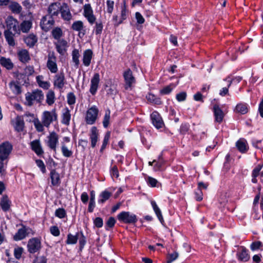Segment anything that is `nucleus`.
<instances>
[{
    "label": "nucleus",
    "mask_w": 263,
    "mask_h": 263,
    "mask_svg": "<svg viewBox=\"0 0 263 263\" xmlns=\"http://www.w3.org/2000/svg\"><path fill=\"white\" fill-rule=\"evenodd\" d=\"M58 114L55 109L51 111H44L41 116V121L36 119L34 121V125L38 132H42L44 130V127H49L53 122L58 120Z\"/></svg>",
    "instance_id": "obj_1"
},
{
    "label": "nucleus",
    "mask_w": 263,
    "mask_h": 263,
    "mask_svg": "<svg viewBox=\"0 0 263 263\" xmlns=\"http://www.w3.org/2000/svg\"><path fill=\"white\" fill-rule=\"evenodd\" d=\"M44 99L43 92L40 89H36L25 94V104L28 106H31L34 102L38 103H42Z\"/></svg>",
    "instance_id": "obj_2"
},
{
    "label": "nucleus",
    "mask_w": 263,
    "mask_h": 263,
    "mask_svg": "<svg viewBox=\"0 0 263 263\" xmlns=\"http://www.w3.org/2000/svg\"><path fill=\"white\" fill-rule=\"evenodd\" d=\"M42 248L41 239L38 237L32 238L28 241L27 248L30 254L39 252Z\"/></svg>",
    "instance_id": "obj_3"
},
{
    "label": "nucleus",
    "mask_w": 263,
    "mask_h": 263,
    "mask_svg": "<svg viewBox=\"0 0 263 263\" xmlns=\"http://www.w3.org/2000/svg\"><path fill=\"white\" fill-rule=\"evenodd\" d=\"M99 113V109L96 106L89 108L86 111L85 121L87 124L92 125L96 122Z\"/></svg>",
    "instance_id": "obj_4"
},
{
    "label": "nucleus",
    "mask_w": 263,
    "mask_h": 263,
    "mask_svg": "<svg viewBox=\"0 0 263 263\" xmlns=\"http://www.w3.org/2000/svg\"><path fill=\"white\" fill-rule=\"evenodd\" d=\"M12 150V145L8 141L0 144V160H7Z\"/></svg>",
    "instance_id": "obj_5"
},
{
    "label": "nucleus",
    "mask_w": 263,
    "mask_h": 263,
    "mask_svg": "<svg viewBox=\"0 0 263 263\" xmlns=\"http://www.w3.org/2000/svg\"><path fill=\"white\" fill-rule=\"evenodd\" d=\"M117 217L120 221L125 223H135L137 220L136 215L129 212H122L118 215Z\"/></svg>",
    "instance_id": "obj_6"
},
{
    "label": "nucleus",
    "mask_w": 263,
    "mask_h": 263,
    "mask_svg": "<svg viewBox=\"0 0 263 263\" xmlns=\"http://www.w3.org/2000/svg\"><path fill=\"white\" fill-rule=\"evenodd\" d=\"M46 144L47 146L54 152L57 151V146L59 143V136L54 132H52L49 134L47 137Z\"/></svg>",
    "instance_id": "obj_7"
},
{
    "label": "nucleus",
    "mask_w": 263,
    "mask_h": 263,
    "mask_svg": "<svg viewBox=\"0 0 263 263\" xmlns=\"http://www.w3.org/2000/svg\"><path fill=\"white\" fill-rule=\"evenodd\" d=\"M123 77L125 82V89L126 90H131L136 82V80L133 75V72L131 70L128 69L125 71Z\"/></svg>",
    "instance_id": "obj_8"
},
{
    "label": "nucleus",
    "mask_w": 263,
    "mask_h": 263,
    "mask_svg": "<svg viewBox=\"0 0 263 263\" xmlns=\"http://www.w3.org/2000/svg\"><path fill=\"white\" fill-rule=\"evenodd\" d=\"M83 15L90 25L95 23L96 17L93 14L92 8L90 4H87L84 6Z\"/></svg>",
    "instance_id": "obj_9"
},
{
    "label": "nucleus",
    "mask_w": 263,
    "mask_h": 263,
    "mask_svg": "<svg viewBox=\"0 0 263 263\" xmlns=\"http://www.w3.org/2000/svg\"><path fill=\"white\" fill-rule=\"evenodd\" d=\"M33 234L34 232L31 229L26 227H23L22 228L18 229L13 238L15 240H21L29 235H33Z\"/></svg>",
    "instance_id": "obj_10"
},
{
    "label": "nucleus",
    "mask_w": 263,
    "mask_h": 263,
    "mask_svg": "<svg viewBox=\"0 0 263 263\" xmlns=\"http://www.w3.org/2000/svg\"><path fill=\"white\" fill-rule=\"evenodd\" d=\"M54 24L53 17L46 15L42 17L40 22V26L42 30L47 32L49 31Z\"/></svg>",
    "instance_id": "obj_11"
},
{
    "label": "nucleus",
    "mask_w": 263,
    "mask_h": 263,
    "mask_svg": "<svg viewBox=\"0 0 263 263\" xmlns=\"http://www.w3.org/2000/svg\"><path fill=\"white\" fill-rule=\"evenodd\" d=\"M66 83V81L63 72L57 74L54 77L53 86L54 88L61 90L63 89Z\"/></svg>",
    "instance_id": "obj_12"
},
{
    "label": "nucleus",
    "mask_w": 263,
    "mask_h": 263,
    "mask_svg": "<svg viewBox=\"0 0 263 263\" xmlns=\"http://www.w3.org/2000/svg\"><path fill=\"white\" fill-rule=\"evenodd\" d=\"M57 58L53 52L49 53L48 55L47 67L51 73H56L58 71Z\"/></svg>",
    "instance_id": "obj_13"
},
{
    "label": "nucleus",
    "mask_w": 263,
    "mask_h": 263,
    "mask_svg": "<svg viewBox=\"0 0 263 263\" xmlns=\"http://www.w3.org/2000/svg\"><path fill=\"white\" fill-rule=\"evenodd\" d=\"M7 29L6 30H12L15 33H18L20 30L18 29V22L11 16L7 17L5 21Z\"/></svg>",
    "instance_id": "obj_14"
},
{
    "label": "nucleus",
    "mask_w": 263,
    "mask_h": 263,
    "mask_svg": "<svg viewBox=\"0 0 263 263\" xmlns=\"http://www.w3.org/2000/svg\"><path fill=\"white\" fill-rule=\"evenodd\" d=\"M62 4L58 2L51 4L48 8V13L52 17L58 16L60 13Z\"/></svg>",
    "instance_id": "obj_15"
},
{
    "label": "nucleus",
    "mask_w": 263,
    "mask_h": 263,
    "mask_svg": "<svg viewBox=\"0 0 263 263\" xmlns=\"http://www.w3.org/2000/svg\"><path fill=\"white\" fill-rule=\"evenodd\" d=\"M60 13L62 18L65 21H68L72 18V14L66 3H63L62 4Z\"/></svg>",
    "instance_id": "obj_16"
},
{
    "label": "nucleus",
    "mask_w": 263,
    "mask_h": 263,
    "mask_svg": "<svg viewBox=\"0 0 263 263\" xmlns=\"http://www.w3.org/2000/svg\"><path fill=\"white\" fill-rule=\"evenodd\" d=\"M100 82V75L98 73L94 74L93 77L91 79L90 87L89 91L92 95H95L98 88Z\"/></svg>",
    "instance_id": "obj_17"
},
{
    "label": "nucleus",
    "mask_w": 263,
    "mask_h": 263,
    "mask_svg": "<svg viewBox=\"0 0 263 263\" xmlns=\"http://www.w3.org/2000/svg\"><path fill=\"white\" fill-rule=\"evenodd\" d=\"M151 119L153 125L157 128H160L163 127L164 124L159 113L157 111H154L151 114Z\"/></svg>",
    "instance_id": "obj_18"
},
{
    "label": "nucleus",
    "mask_w": 263,
    "mask_h": 263,
    "mask_svg": "<svg viewBox=\"0 0 263 263\" xmlns=\"http://www.w3.org/2000/svg\"><path fill=\"white\" fill-rule=\"evenodd\" d=\"M57 51L61 55H64L66 51L67 41L64 39L57 40L54 43Z\"/></svg>",
    "instance_id": "obj_19"
},
{
    "label": "nucleus",
    "mask_w": 263,
    "mask_h": 263,
    "mask_svg": "<svg viewBox=\"0 0 263 263\" xmlns=\"http://www.w3.org/2000/svg\"><path fill=\"white\" fill-rule=\"evenodd\" d=\"M249 106L245 102H239L235 107L234 112L240 115L246 114L249 111Z\"/></svg>",
    "instance_id": "obj_20"
},
{
    "label": "nucleus",
    "mask_w": 263,
    "mask_h": 263,
    "mask_svg": "<svg viewBox=\"0 0 263 263\" xmlns=\"http://www.w3.org/2000/svg\"><path fill=\"white\" fill-rule=\"evenodd\" d=\"M71 120V114L70 110L67 107H65L62 109L61 114V123L66 126L70 124Z\"/></svg>",
    "instance_id": "obj_21"
},
{
    "label": "nucleus",
    "mask_w": 263,
    "mask_h": 263,
    "mask_svg": "<svg viewBox=\"0 0 263 263\" xmlns=\"http://www.w3.org/2000/svg\"><path fill=\"white\" fill-rule=\"evenodd\" d=\"M93 52L91 49L85 50L83 53V63L85 66L90 65L92 58Z\"/></svg>",
    "instance_id": "obj_22"
},
{
    "label": "nucleus",
    "mask_w": 263,
    "mask_h": 263,
    "mask_svg": "<svg viewBox=\"0 0 263 263\" xmlns=\"http://www.w3.org/2000/svg\"><path fill=\"white\" fill-rule=\"evenodd\" d=\"M215 120L216 122L221 123L224 117V114L218 105H215L213 107Z\"/></svg>",
    "instance_id": "obj_23"
},
{
    "label": "nucleus",
    "mask_w": 263,
    "mask_h": 263,
    "mask_svg": "<svg viewBox=\"0 0 263 263\" xmlns=\"http://www.w3.org/2000/svg\"><path fill=\"white\" fill-rule=\"evenodd\" d=\"M30 145L32 151H33L37 155H41L44 153L39 140H33L30 143Z\"/></svg>",
    "instance_id": "obj_24"
},
{
    "label": "nucleus",
    "mask_w": 263,
    "mask_h": 263,
    "mask_svg": "<svg viewBox=\"0 0 263 263\" xmlns=\"http://www.w3.org/2000/svg\"><path fill=\"white\" fill-rule=\"evenodd\" d=\"M13 125L15 129L18 132H22L24 127V122L23 118L17 116L13 121Z\"/></svg>",
    "instance_id": "obj_25"
},
{
    "label": "nucleus",
    "mask_w": 263,
    "mask_h": 263,
    "mask_svg": "<svg viewBox=\"0 0 263 263\" xmlns=\"http://www.w3.org/2000/svg\"><path fill=\"white\" fill-rule=\"evenodd\" d=\"M98 132L95 126L91 127L90 134V139L91 140V145L92 147H95L98 140Z\"/></svg>",
    "instance_id": "obj_26"
},
{
    "label": "nucleus",
    "mask_w": 263,
    "mask_h": 263,
    "mask_svg": "<svg viewBox=\"0 0 263 263\" xmlns=\"http://www.w3.org/2000/svg\"><path fill=\"white\" fill-rule=\"evenodd\" d=\"M121 9L120 22H119L118 24H122L128 16L129 12L125 1H123V4L121 5Z\"/></svg>",
    "instance_id": "obj_27"
},
{
    "label": "nucleus",
    "mask_w": 263,
    "mask_h": 263,
    "mask_svg": "<svg viewBox=\"0 0 263 263\" xmlns=\"http://www.w3.org/2000/svg\"><path fill=\"white\" fill-rule=\"evenodd\" d=\"M36 81L39 86L45 90H47L50 87V83L48 81H45L44 80V77L42 75H39L36 77Z\"/></svg>",
    "instance_id": "obj_28"
},
{
    "label": "nucleus",
    "mask_w": 263,
    "mask_h": 263,
    "mask_svg": "<svg viewBox=\"0 0 263 263\" xmlns=\"http://www.w3.org/2000/svg\"><path fill=\"white\" fill-rule=\"evenodd\" d=\"M238 149L242 153H246L249 149L248 144L244 139H239L236 143Z\"/></svg>",
    "instance_id": "obj_29"
},
{
    "label": "nucleus",
    "mask_w": 263,
    "mask_h": 263,
    "mask_svg": "<svg viewBox=\"0 0 263 263\" xmlns=\"http://www.w3.org/2000/svg\"><path fill=\"white\" fill-rule=\"evenodd\" d=\"M50 177L51 180V183L54 186H58L60 183V175L54 170L51 171Z\"/></svg>",
    "instance_id": "obj_30"
},
{
    "label": "nucleus",
    "mask_w": 263,
    "mask_h": 263,
    "mask_svg": "<svg viewBox=\"0 0 263 263\" xmlns=\"http://www.w3.org/2000/svg\"><path fill=\"white\" fill-rule=\"evenodd\" d=\"M37 38L33 34H30L24 38V42L28 46L33 47L37 42Z\"/></svg>",
    "instance_id": "obj_31"
},
{
    "label": "nucleus",
    "mask_w": 263,
    "mask_h": 263,
    "mask_svg": "<svg viewBox=\"0 0 263 263\" xmlns=\"http://www.w3.org/2000/svg\"><path fill=\"white\" fill-rule=\"evenodd\" d=\"M111 194V193L107 190H105L102 192L99 196L98 203L100 204H103L110 198Z\"/></svg>",
    "instance_id": "obj_32"
},
{
    "label": "nucleus",
    "mask_w": 263,
    "mask_h": 263,
    "mask_svg": "<svg viewBox=\"0 0 263 263\" xmlns=\"http://www.w3.org/2000/svg\"><path fill=\"white\" fill-rule=\"evenodd\" d=\"M17 54L19 60L23 63L27 62L30 60L29 54L26 49H22L19 51Z\"/></svg>",
    "instance_id": "obj_33"
},
{
    "label": "nucleus",
    "mask_w": 263,
    "mask_h": 263,
    "mask_svg": "<svg viewBox=\"0 0 263 263\" xmlns=\"http://www.w3.org/2000/svg\"><path fill=\"white\" fill-rule=\"evenodd\" d=\"M9 87L14 95H18L21 92V88L17 82L12 81L9 84Z\"/></svg>",
    "instance_id": "obj_34"
},
{
    "label": "nucleus",
    "mask_w": 263,
    "mask_h": 263,
    "mask_svg": "<svg viewBox=\"0 0 263 263\" xmlns=\"http://www.w3.org/2000/svg\"><path fill=\"white\" fill-rule=\"evenodd\" d=\"M84 24L81 21H77L73 23L71 26L72 30L78 31L79 32V35L80 36L82 33L81 31L84 30Z\"/></svg>",
    "instance_id": "obj_35"
},
{
    "label": "nucleus",
    "mask_w": 263,
    "mask_h": 263,
    "mask_svg": "<svg viewBox=\"0 0 263 263\" xmlns=\"http://www.w3.org/2000/svg\"><path fill=\"white\" fill-rule=\"evenodd\" d=\"M51 35L57 41L61 40V38L63 35L62 29L59 27L54 28L51 31Z\"/></svg>",
    "instance_id": "obj_36"
},
{
    "label": "nucleus",
    "mask_w": 263,
    "mask_h": 263,
    "mask_svg": "<svg viewBox=\"0 0 263 263\" xmlns=\"http://www.w3.org/2000/svg\"><path fill=\"white\" fill-rule=\"evenodd\" d=\"M4 35L10 46H13L15 45V42L14 40V34L10 30H6L4 32Z\"/></svg>",
    "instance_id": "obj_37"
},
{
    "label": "nucleus",
    "mask_w": 263,
    "mask_h": 263,
    "mask_svg": "<svg viewBox=\"0 0 263 263\" xmlns=\"http://www.w3.org/2000/svg\"><path fill=\"white\" fill-rule=\"evenodd\" d=\"M151 205L153 207V209L156 215H157L158 218L159 219L161 223H162V222H163V218L162 215L161 214V210H160V209L158 206L156 202L155 201L152 200V201H151Z\"/></svg>",
    "instance_id": "obj_38"
},
{
    "label": "nucleus",
    "mask_w": 263,
    "mask_h": 263,
    "mask_svg": "<svg viewBox=\"0 0 263 263\" xmlns=\"http://www.w3.org/2000/svg\"><path fill=\"white\" fill-rule=\"evenodd\" d=\"M238 259L242 261H247L249 259V256L245 248H242L237 253Z\"/></svg>",
    "instance_id": "obj_39"
},
{
    "label": "nucleus",
    "mask_w": 263,
    "mask_h": 263,
    "mask_svg": "<svg viewBox=\"0 0 263 263\" xmlns=\"http://www.w3.org/2000/svg\"><path fill=\"white\" fill-rule=\"evenodd\" d=\"M80 233H77L76 235L68 234L67 235V239L66 240V243L68 245H74L77 242L79 238Z\"/></svg>",
    "instance_id": "obj_40"
},
{
    "label": "nucleus",
    "mask_w": 263,
    "mask_h": 263,
    "mask_svg": "<svg viewBox=\"0 0 263 263\" xmlns=\"http://www.w3.org/2000/svg\"><path fill=\"white\" fill-rule=\"evenodd\" d=\"M32 27V22L30 21H24L20 25V30L24 33L28 32Z\"/></svg>",
    "instance_id": "obj_41"
},
{
    "label": "nucleus",
    "mask_w": 263,
    "mask_h": 263,
    "mask_svg": "<svg viewBox=\"0 0 263 263\" xmlns=\"http://www.w3.org/2000/svg\"><path fill=\"white\" fill-rule=\"evenodd\" d=\"M0 204L1 206L4 211L6 212L9 210L10 207V201L7 196L3 197Z\"/></svg>",
    "instance_id": "obj_42"
},
{
    "label": "nucleus",
    "mask_w": 263,
    "mask_h": 263,
    "mask_svg": "<svg viewBox=\"0 0 263 263\" xmlns=\"http://www.w3.org/2000/svg\"><path fill=\"white\" fill-rule=\"evenodd\" d=\"M55 100V97L54 91L52 90H49L46 94V103L48 105L51 106L54 103Z\"/></svg>",
    "instance_id": "obj_43"
},
{
    "label": "nucleus",
    "mask_w": 263,
    "mask_h": 263,
    "mask_svg": "<svg viewBox=\"0 0 263 263\" xmlns=\"http://www.w3.org/2000/svg\"><path fill=\"white\" fill-rule=\"evenodd\" d=\"M148 101L151 103L159 105L161 104V101L160 99L153 93H149L146 97Z\"/></svg>",
    "instance_id": "obj_44"
},
{
    "label": "nucleus",
    "mask_w": 263,
    "mask_h": 263,
    "mask_svg": "<svg viewBox=\"0 0 263 263\" xmlns=\"http://www.w3.org/2000/svg\"><path fill=\"white\" fill-rule=\"evenodd\" d=\"M80 54L79 50L74 49L72 52V59L73 62L74 63V65L76 68H78L80 64Z\"/></svg>",
    "instance_id": "obj_45"
},
{
    "label": "nucleus",
    "mask_w": 263,
    "mask_h": 263,
    "mask_svg": "<svg viewBox=\"0 0 263 263\" xmlns=\"http://www.w3.org/2000/svg\"><path fill=\"white\" fill-rule=\"evenodd\" d=\"M0 63L2 65L6 67L7 69H11L13 67V63L11 62V60L8 59L2 58L0 59Z\"/></svg>",
    "instance_id": "obj_46"
},
{
    "label": "nucleus",
    "mask_w": 263,
    "mask_h": 263,
    "mask_svg": "<svg viewBox=\"0 0 263 263\" xmlns=\"http://www.w3.org/2000/svg\"><path fill=\"white\" fill-rule=\"evenodd\" d=\"M61 151L63 155L67 158L70 157L72 155V151L69 149L63 142H62Z\"/></svg>",
    "instance_id": "obj_47"
},
{
    "label": "nucleus",
    "mask_w": 263,
    "mask_h": 263,
    "mask_svg": "<svg viewBox=\"0 0 263 263\" xmlns=\"http://www.w3.org/2000/svg\"><path fill=\"white\" fill-rule=\"evenodd\" d=\"M24 252V249L21 247L16 246L14 249V256L17 259H20L22 257Z\"/></svg>",
    "instance_id": "obj_48"
},
{
    "label": "nucleus",
    "mask_w": 263,
    "mask_h": 263,
    "mask_svg": "<svg viewBox=\"0 0 263 263\" xmlns=\"http://www.w3.org/2000/svg\"><path fill=\"white\" fill-rule=\"evenodd\" d=\"M10 10L15 13H19L22 10V7L17 3H12L9 6Z\"/></svg>",
    "instance_id": "obj_49"
},
{
    "label": "nucleus",
    "mask_w": 263,
    "mask_h": 263,
    "mask_svg": "<svg viewBox=\"0 0 263 263\" xmlns=\"http://www.w3.org/2000/svg\"><path fill=\"white\" fill-rule=\"evenodd\" d=\"M175 87V85H174L173 84H171L170 85L166 86L161 89L160 90V93L163 95L169 94Z\"/></svg>",
    "instance_id": "obj_50"
},
{
    "label": "nucleus",
    "mask_w": 263,
    "mask_h": 263,
    "mask_svg": "<svg viewBox=\"0 0 263 263\" xmlns=\"http://www.w3.org/2000/svg\"><path fill=\"white\" fill-rule=\"evenodd\" d=\"M110 111L109 109L106 110L103 118V124L105 128L108 127L109 124Z\"/></svg>",
    "instance_id": "obj_51"
},
{
    "label": "nucleus",
    "mask_w": 263,
    "mask_h": 263,
    "mask_svg": "<svg viewBox=\"0 0 263 263\" xmlns=\"http://www.w3.org/2000/svg\"><path fill=\"white\" fill-rule=\"evenodd\" d=\"M103 28V24L101 21L96 22L94 27V31L95 33L96 34H100L102 32Z\"/></svg>",
    "instance_id": "obj_52"
},
{
    "label": "nucleus",
    "mask_w": 263,
    "mask_h": 263,
    "mask_svg": "<svg viewBox=\"0 0 263 263\" xmlns=\"http://www.w3.org/2000/svg\"><path fill=\"white\" fill-rule=\"evenodd\" d=\"M110 137V132H107L105 134V136L104 137L101 149H100V151L101 152H102L105 149L106 145L108 144Z\"/></svg>",
    "instance_id": "obj_53"
},
{
    "label": "nucleus",
    "mask_w": 263,
    "mask_h": 263,
    "mask_svg": "<svg viewBox=\"0 0 263 263\" xmlns=\"http://www.w3.org/2000/svg\"><path fill=\"white\" fill-rule=\"evenodd\" d=\"M114 2L111 0H107L106 2V11L111 14L114 9Z\"/></svg>",
    "instance_id": "obj_54"
},
{
    "label": "nucleus",
    "mask_w": 263,
    "mask_h": 263,
    "mask_svg": "<svg viewBox=\"0 0 263 263\" xmlns=\"http://www.w3.org/2000/svg\"><path fill=\"white\" fill-rule=\"evenodd\" d=\"M67 103L69 105H72L76 103V96L72 92H69L67 96Z\"/></svg>",
    "instance_id": "obj_55"
},
{
    "label": "nucleus",
    "mask_w": 263,
    "mask_h": 263,
    "mask_svg": "<svg viewBox=\"0 0 263 263\" xmlns=\"http://www.w3.org/2000/svg\"><path fill=\"white\" fill-rule=\"evenodd\" d=\"M55 215L59 218H63L66 216V212L63 208H59L56 210Z\"/></svg>",
    "instance_id": "obj_56"
},
{
    "label": "nucleus",
    "mask_w": 263,
    "mask_h": 263,
    "mask_svg": "<svg viewBox=\"0 0 263 263\" xmlns=\"http://www.w3.org/2000/svg\"><path fill=\"white\" fill-rule=\"evenodd\" d=\"M178 253L177 252H174L172 254H168L167 256V263H171L175 260L178 257Z\"/></svg>",
    "instance_id": "obj_57"
},
{
    "label": "nucleus",
    "mask_w": 263,
    "mask_h": 263,
    "mask_svg": "<svg viewBox=\"0 0 263 263\" xmlns=\"http://www.w3.org/2000/svg\"><path fill=\"white\" fill-rule=\"evenodd\" d=\"M241 80H242V78L239 76L236 77L234 78L233 79H230L229 77L227 78L226 79V80L229 82V84L228 85V87H230V86H231V85L232 83H234L235 84H237L239 82H240Z\"/></svg>",
    "instance_id": "obj_58"
},
{
    "label": "nucleus",
    "mask_w": 263,
    "mask_h": 263,
    "mask_svg": "<svg viewBox=\"0 0 263 263\" xmlns=\"http://www.w3.org/2000/svg\"><path fill=\"white\" fill-rule=\"evenodd\" d=\"M186 93L185 92L182 91L177 93L176 96V98L179 102L184 101L186 100Z\"/></svg>",
    "instance_id": "obj_59"
},
{
    "label": "nucleus",
    "mask_w": 263,
    "mask_h": 263,
    "mask_svg": "<svg viewBox=\"0 0 263 263\" xmlns=\"http://www.w3.org/2000/svg\"><path fill=\"white\" fill-rule=\"evenodd\" d=\"M146 182L147 184L151 187L157 186V184L158 183V181L156 179L151 177H148L147 178Z\"/></svg>",
    "instance_id": "obj_60"
},
{
    "label": "nucleus",
    "mask_w": 263,
    "mask_h": 263,
    "mask_svg": "<svg viewBox=\"0 0 263 263\" xmlns=\"http://www.w3.org/2000/svg\"><path fill=\"white\" fill-rule=\"evenodd\" d=\"M190 125L188 123H183L180 128V132L182 134H186L189 130Z\"/></svg>",
    "instance_id": "obj_61"
},
{
    "label": "nucleus",
    "mask_w": 263,
    "mask_h": 263,
    "mask_svg": "<svg viewBox=\"0 0 263 263\" xmlns=\"http://www.w3.org/2000/svg\"><path fill=\"white\" fill-rule=\"evenodd\" d=\"M50 232L51 233V234L54 236H58L60 234V230L58 227L55 226H51L50 228Z\"/></svg>",
    "instance_id": "obj_62"
},
{
    "label": "nucleus",
    "mask_w": 263,
    "mask_h": 263,
    "mask_svg": "<svg viewBox=\"0 0 263 263\" xmlns=\"http://www.w3.org/2000/svg\"><path fill=\"white\" fill-rule=\"evenodd\" d=\"M135 17H136L137 23L139 24H142L145 22V19L144 18L143 16L141 15V14L139 12H136Z\"/></svg>",
    "instance_id": "obj_63"
},
{
    "label": "nucleus",
    "mask_w": 263,
    "mask_h": 263,
    "mask_svg": "<svg viewBox=\"0 0 263 263\" xmlns=\"http://www.w3.org/2000/svg\"><path fill=\"white\" fill-rule=\"evenodd\" d=\"M47 259L44 256L36 257L33 260V263H46Z\"/></svg>",
    "instance_id": "obj_64"
}]
</instances>
